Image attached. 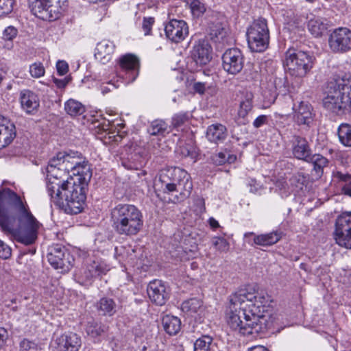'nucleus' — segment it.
Listing matches in <instances>:
<instances>
[{
    "label": "nucleus",
    "mask_w": 351,
    "mask_h": 351,
    "mask_svg": "<svg viewBox=\"0 0 351 351\" xmlns=\"http://www.w3.org/2000/svg\"><path fill=\"white\" fill-rule=\"evenodd\" d=\"M15 0H0V17L8 16L13 11Z\"/></svg>",
    "instance_id": "nucleus-45"
},
{
    "label": "nucleus",
    "mask_w": 351,
    "mask_h": 351,
    "mask_svg": "<svg viewBox=\"0 0 351 351\" xmlns=\"http://www.w3.org/2000/svg\"><path fill=\"white\" fill-rule=\"evenodd\" d=\"M252 108V95L247 94L245 100L242 101L240 104V108L239 110V115L241 117H245Z\"/></svg>",
    "instance_id": "nucleus-46"
},
{
    "label": "nucleus",
    "mask_w": 351,
    "mask_h": 351,
    "mask_svg": "<svg viewBox=\"0 0 351 351\" xmlns=\"http://www.w3.org/2000/svg\"><path fill=\"white\" fill-rule=\"evenodd\" d=\"M115 46L109 40H103L97 43L95 57L101 64L108 63L112 58Z\"/></svg>",
    "instance_id": "nucleus-24"
},
{
    "label": "nucleus",
    "mask_w": 351,
    "mask_h": 351,
    "mask_svg": "<svg viewBox=\"0 0 351 351\" xmlns=\"http://www.w3.org/2000/svg\"><path fill=\"white\" fill-rule=\"evenodd\" d=\"M47 171V191L50 197L51 202L66 213L69 210L66 207V196L62 185L65 183L64 178L66 176L67 171L60 166L58 159L55 157L51 158L46 169Z\"/></svg>",
    "instance_id": "nucleus-6"
},
{
    "label": "nucleus",
    "mask_w": 351,
    "mask_h": 351,
    "mask_svg": "<svg viewBox=\"0 0 351 351\" xmlns=\"http://www.w3.org/2000/svg\"><path fill=\"white\" fill-rule=\"evenodd\" d=\"M40 226L25 201L8 188L0 189V229L25 245L34 243Z\"/></svg>",
    "instance_id": "nucleus-2"
},
{
    "label": "nucleus",
    "mask_w": 351,
    "mask_h": 351,
    "mask_svg": "<svg viewBox=\"0 0 351 351\" xmlns=\"http://www.w3.org/2000/svg\"><path fill=\"white\" fill-rule=\"evenodd\" d=\"M191 176L184 169L176 167H169L160 171L159 181L162 189H173Z\"/></svg>",
    "instance_id": "nucleus-13"
},
{
    "label": "nucleus",
    "mask_w": 351,
    "mask_h": 351,
    "mask_svg": "<svg viewBox=\"0 0 351 351\" xmlns=\"http://www.w3.org/2000/svg\"><path fill=\"white\" fill-rule=\"evenodd\" d=\"M181 154L185 157H190L192 159L196 160L199 156V149L191 142L186 143L181 148Z\"/></svg>",
    "instance_id": "nucleus-44"
},
{
    "label": "nucleus",
    "mask_w": 351,
    "mask_h": 351,
    "mask_svg": "<svg viewBox=\"0 0 351 351\" xmlns=\"http://www.w3.org/2000/svg\"><path fill=\"white\" fill-rule=\"evenodd\" d=\"M170 131V126L162 119L154 120L147 128L148 133L152 136H165Z\"/></svg>",
    "instance_id": "nucleus-34"
},
{
    "label": "nucleus",
    "mask_w": 351,
    "mask_h": 351,
    "mask_svg": "<svg viewBox=\"0 0 351 351\" xmlns=\"http://www.w3.org/2000/svg\"><path fill=\"white\" fill-rule=\"evenodd\" d=\"M55 158L58 159L60 166H62V167L64 168L68 173H72L74 169L80 162L78 161V158L75 156H71L70 154L64 152L58 153Z\"/></svg>",
    "instance_id": "nucleus-33"
},
{
    "label": "nucleus",
    "mask_w": 351,
    "mask_h": 351,
    "mask_svg": "<svg viewBox=\"0 0 351 351\" xmlns=\"http://www.w3.org/2000/svg\"><path fill=\"white\" fill-rule=\"evenodd\" d=\"M147 291L151 301L158 306L165 304L169 297L165 283L160 280L150 282Z\"/></svg>",
    "instance_id": "nucleus-16"
},
{
    "label": "nucleus",
    "mask_w": 351,
    "mask_h": 351,
    "mask_svg": "<svg viewBox=\"0 0 351 351\" xmlns=\"http://www.w3.org/2000/svg\"><path fill=\"white\" fill-rule=\"evenodd\" d=\"M162 325L164 330L169 335H176L181 330L182 322L179 317L171 315H166L162 319Z\"/></svg>",
    "instance_id": "nucleus-30"
},
{
    "label": "nucleus",
    "mask_w": 351,
    "mask_h": 351,
    "mask_svg": "<svg viewBox=\"0 0 351 351\" xmlns=\"http://www.w3.org/2000/svg\"><path fill=\"white\" fill-rule=\"evenodd\" d=\"M106 328H107L105 325L92 319L88 322L86 327V332L87 335L91 337H97L104 333Z\"/></svg>",
    "instance_id": "nucleus-40"
},
{
    "label": "nucleus",
    "mask_w": 351,
    "mask_h": 351,
    "mask_svg": "<svg viewBox=\"0 0 351 351\" xmlns=\"http://www.w3.org/2000/svg\"><path fill=\"white\" fill-rule=\"evenodd\" d=\"M335 176L341 185V193L351 197V174L337 171Z\"/></svg>",
    "instance_id": "nucleus-36"
},
{
    "label": "nucleus",
    "mask_w": 351,
    "mask_h": 351,
    "mask_svg": "<svg viewBox=\"0 0 351 351\" xmlns=\"http://www.w3.org/2000/svg\"><path fill=\"white\" fill-rule=\"evenodd\" d=\"M74 177L67 178L62 185L66 196V207L69 214L81 213L86 199L88 183L92 177V171L87 162H80L71 173Z\"/></svg>",
    "instance_id": "nucleus-3"
},
{
    "label": "nucleus",
    "mask_w": 351,
    "mask_h": 351,
    "mask_svg": "<svg viewBox=\"0 0 351 351\" xmlns=\"http://www.w3.org/2000/svg\"><path fill=\"white\" fill-rule=\"evenodd\" d=\"M20 351H38V346L34 341L24 338L19 343Z\"/></svg>",
    "instance_id": "nucleus-48"
},
{
    "label": "nucleus",
    "mask_w": 351,
    "mask_h": 351,
    "mask_svg": "<svg viewBox=\"0 0 351 351\" xmlns=\"http://www.w3.org/2000/svg\"><path fill=\"white\" fill-rule=\"evenodd\" d=\"M47 257L49 264L55 269H69V254L62 245L56 244L51 246Z\"/></svg>",
    "instance_id": "nucleus-14"
},
{
    "label": "nucleus",
    "mask_w": 351,
    "mask_h": 351,
    "mask_svg": "<svg viewBox=\"0 0 351 351\" xmlns=\"http://www.w3.org/2000/svg\"><path fill=\"white\" fill-rule=\"evenodd\" d=\"M18 34V30L16 27L14 26H8L7 27L3 32V36L2 38L5 40H9L11 41L14 38L16 37Z\"/></svg>",
    "instance_id": "nucleus-52"
},
{
    "label": "nucleus",
    "mask_w": 351,
    "mask_h": 351,
    "mask_svg": "<svg viewBox=\"0 0 351 351\" xmlns=\"http://www.w3.org/2000/svg\"><path fill=\"white\" fill-rule=\"evenodd\" d=\"M202 301L199 299L191 298L182 302L181 310L188 315L193 316L202 308Z\"/></svg>",
    "instance_id": "nucleus-37"
},
{
    "label": "nucleus",
    "mask_w": 351,
    "mask_h": 351,
    "mask_svg": "<svg viewBox=\"0 0 351 351\" xmlns=\"http://www.w3.org/2000/svg\"><path fill=\"white\" fill-rule=\"evenodd\" d=\"M324 107L341 116L351 112V75H344L328 82Z\"/></svg>",
    "instance_id": "nucleus-4"
},
{
    "label": "nucleus",
    "mask_w": 351,
    "mask_h": 351,
    "mask_svg": "<svg viewBox=\"0 0 351 351\" xmlns=\"http://www.w3.org/2000/svg\"><path fill=\"white\" fill-rule=\"evenodd\" d=\"M21 104L23 109L28 114H34L38 111L40 101L38 97L32 91L23 90L20 95Z\"/></svg>",
    "instance_id": "nucleus-25"
},
{
    "label": "nucleus",
    "mask_w": 351,
    "mask_h": 351,
    "mask_svg": "<svg viewBox=\"0 0 351 351\" xmlns=\"http://www.w3.org/2000/svg\"><path fill=\"white\" fill-rule=\"evenodd\" d=\"M305 178L300 174H294L289 179V183L291 186L294 189H302Z\"/></svg>",
    "instance_id": "nucleus-51"
},
{
    "label": "nucleus",
    "mask_w": 351,
    "mask_h": 351,
    "mask_svg": "<svg viewBox=\"0 0 351 351\" xmlns=\"http://www.w3.org/2000/svg\"><path fill=\"white\" fill-rule=\"evenodd\" d=\"M66 113L72 117L82 114L85 112L84 106L77 100L70 99L64 104Z\"/></svg>",
    "instance_id": "nucleus-39"
},
{
    "label": "nucleus",
    "mask_w": 351,
    "mask_h": 351,
    "mask_svg": "<svg viewBox=\"0 0 351 351\" xmlns=\"http://www.w3.org/2000/svg\"><path fill=\"white\" fill-rule=\"evenodd\" d=\"M192 189L193 183L190 176L179 184H176L173 189H164V193L173 195V202H182L190 196Z\"/></svg>",
    "instance_id": "nucleus-22"
},
{
    "label": "nucleus",
    "mask_w": 351,
    "mask_h": 351,
    "mask_svg": "<svg viewBox=\"0 0 351 351\" xmlns=\"http://www.w3.org/2000/svg\"><path fill=\"white\" fill-rule=\"evenodd\" d=\"M227 129L222 124H212L206 130V138L210 142L218 143L223 142L227 137Z\"/></svg>",
    "instance_id": "nucleus-27"
},
{
    "label": "nucleus",
    "mask_w": 351,
    "mask_h": 351,
    "mask_svg": "<svg viewBox=\"0 0 351 351\" xmlns=\"http://www.w3.org/2000/svg\"><path fill=\"white\" fill-rule=\"evenodd\" d=\"M209 224L210 227L213 229H216L219 227V222L215 219L213 217L209 219Z\"/></svg>",
    "instance_id": "nucleus-62"
},
{
    "label": "nucleus",
    "mask_w": 351,
    "mask_h": 351,
    "mask_svg": "<svg viewBox=\"0 0 351 351\" xmlns=\"http://www.w3.org/2000/svg\"><path fill=\"white\" fill-rule=\"evenodd\" d=\"M189 120V114L187 112H179L175 114L171 119V125L176 128L182 125Z\"/></svg>",
    "instance_id": "nucleus-47"
},
{
    "label": "nucleus",
    "mask_w": 351,
    "mask_h": 351,
    "mask_svg": "<svg viewBox=\"0 0 351 351\" xmlns=\"http://www.w3.org/2000/svg\"><path fill=\"white\" fill-rule=\"evenodd\" d=\"M249 351H269L267 348L263 346H256L251 348Z\"/></svg>",
    "instance_id": "nucleus-63"
},
{
    "label": "nucleus",
    "mask_w": 351,
    "mask_h": 351,
    "mask_svg": "<svg viewBox=\"0 0 351 351\" xmlns=\"http://www.w3.org/2000/svg\"><path fill=\"white\" fill-rule=\"evenodd\" d=\"M249 48L253 52H263L269 45V32L267 21L259 18L247 28L246 33Z\"/></svg>",
    "instance_id": "nucleus-8"
},
{
    "label": "nucleus",
    "mask_w": 351,
    "mask_h": 351,
    "mask_svg": "<svg viewBox=\"0 0 351 351\" xmlns=\"http://www.w3.org/2000/svg\"><path fill=\"white\" fill-rule=\"evenodd\" d=\"M262 95L265 102L268 104H274L276 101L278 93L276 87L273 82L268 83L265 88H263Z\"/></svg>",
    "instance_id": "nucleus-43"
},
{
    "label": "nucleus",
    "mask_w": 351,
    "mask_h": 351,
    "mask_svg": "<svg viewBox=\"0 0 351 351\" xmlns=\"http://www.w3.org/2000/svg\"><path fill=\"white\" fill-rule=\"evenodd\" d=\"M119 87V84H116L111 83L110 82H108L106 84H103L101 86V93L103 95L107 94L110 92L112 89L117 88Z\"/></svg>",
    "instance_id": "nucleus-58"
},
{
    "label": "nucleus",
    "mask_w": 351,
    "mask_h": 351,
    "mask_svg": "<svg viewBox=\"0 0 351 351\" xmlns=\"http://www.w3.org/2000/svg\"><path fill=\"white\" fill-rule=\"evenodd\" d=\"M155 23L154 17H144L143 19L142 28L145 32V35H150L152 33V26Z\"/></svg>",
    "instance_id": "nucleus-54"
},
{
    "label": "nucleus",
    "mask_w": 351,
    "mask_h": 351,
    "mask_svg": "<svg viewBox=\"0 0 351 351\" xmlns=\"http://www.w3.org/2000/svg\"><path fill=\"white\" fill-rule=\"evenodd\" d=\"M167 38L171 41L178 43L182 41L189 34L187 23L183 20H170L165 27Z\"/></svg>",
    "instance_id": "nucleus-15"
},
{
    "label": "nucleus",
    "mask_w": 351,
    "mask_h": 351,
    "mask_svg": "<svg viewBox=\"0 0 351 351\" xmlns=\"http://www.w3.org/2000/svg\"><path fill=\"white\" fill-rule=\"evenodd\" d=\"M16 136L15 125L0 115V149L8 146Z\"/></svg>",
    "instance_id": "nucleus-23"
},
{
    "label": "nucleus",
    "mask_w": 351,
    "mask_h": 351,
    "mask_svg": "<svg viewBox=\"0 0 351 351\" xmlns=\"http://www.w3.org/2000/svg\"><path fill=\"white\" fill-rule=\"evenodd\" d=\"M339 141L346 147H351V125L348 123H341L338 128Z\"/></svg>",
    "instance_id": "nucleus-41"
},
{
    "label": "nucleus",
    "mask_w": 351,
    "mask_h": 351,
    "mask_svg": "<svg viewBox=\"0 0 351 351\" xmlns=\"http://www.w3.org/2000/svg\"><path fill=\"white\" fill-rule=\"evenodd\" d=\"M210 159L212 162L216 165H222L225 164L228 160L227 158L226 152H219L217 154H214L210 156Z\"/></svg>",
    "instance_id": "nucleus-53"
},
{
    "label": "nucleus",
    "mask_w": 351,
    "mask_h": 351,
    "mask_svg": "<svg viewBox=\"0 0 351 351\" xmlns=\"http://www.w3.org/2000/svg\"><path fill=\"white\" fill-rule=\"evenodd\" d=\"M185 2L195 18H199L206 12L205 5L199 0H185Z\"/></svg>",
    "instance_id": "nucleus-42"
},
{
    "label": "nucleus",
    "mask_w": 351,
    "mask_h": 351,
    "mask_svg": "<svg viewBox=\"0 0 351 351\" xmlns=\"http://www.w3.org/2000/svg\"><path fill=\"white\" fill-rule=\"evenodd\" d=\"M60 351H78L82 346L81 337L74 332L64 333L56 339Z\"/></svg>",
    "instance_id": "nucleus-21"
},
{
    "label": "nucleus",
    "mask_w": 351,
    "mask_h": 351,
    "mask_svg": "<svg viewBox=\"0 0 351 351\" xmlns=\"http://www.w3.org/2000/svg\"><path fill=\"white\" fill-rule=\"evenodd\" d=\"M291 153L295 158L304 162H308L313 155L309 143L300 136H293Z\"/></svg>",
    "instance_id": "nucleus-18"
},
{
    "label": "nucleus",
    "mask_w": 351,
    "mask_h": 351,
    "mask_svg": "<svg viewBox=\"0 0 351 351\" xmlns=\"http://www.w3.org/2000/svg\"><path fill=\"white\" fill-rule=\"evenodd\" d=\"M12 254L11 248L3 241L0 240V258L7 259Z\"/></svg>",
    "instance_id": "nucleus-55"
},
{
    "label": "nucleus",
    "mask_w": 351,
    "mask_h": 351,
    "mask_svg": "<svg viewBox=\"0 0 351 351\" xmlns=\"http://www.w3.org/2000/svg\"><path fill=\"white\" fill-rule=\"evenodd\" d=\"M307 162L313 165L312 173L316 178H321L324 174V169L328 166L329 160L319 154H315L310 157Z\"/></svg>",
    "instance_id": "nucleus-31"
},
{
    "label": "nucleus",
    "mask_w": 351,
    "mask_h": 351,
    "mask_svg": "<svg viewBox=\"0 0 351 351\" xmlns=\"http://www.w3.org/2000/svg\"><path fill=\"white\" fill-rule=\"evenodd\" d=\"M307 27L313 36L318 38L326 33L328 29V23L324 19L313 18L308 21Z\"/></svg>",
    "instance_id": "nucleus-32"
},
{
    "label": "nucleus",
    "mask_w": 351,
    "mask_h": 351,
    "mask_svg": "<svg viewBox=\"0 0 351 351\" xmlns=\"http://www.w3.org/2000/svg\"><path fill=\"white\" fill-rule=\"evenodd\" d=\"M109 270L108 265L104 262L93 261L87 265L84 271V277L88 280L101 276Z\"/></svg>",
    "instance_id": "nucleus-29"
},
{
    "label": "nucleus",
    "mask_w": 351,
    "mask_h": 351,
    "mask_svg": "<svg viewBox=\"0 0 351 351\" xmlns=\"http://www.w3.org/2000/svg\"><path fill=\"white\" fill-rule=\"evenodd\" d=\"M229 301L228 324L240 335L250 336L265 333L272 327L271 318L263 314L271 301L267 293H255L242 289L232 293Z\"/></svg>",
    "instance_id": "nucleus-1"
},
{
    "label": "nucleus",
    "mask_w": 351,
    "mask_h": 351,
    "mask_svg": "<svg viewBox=\"0 0 351 351\" xmlns=\"http://www.w3.org/2000/svg\"><path fill=\"white\" fill-rule=\"evenodd\" d=\"M213 245L221 252H227L229 249V243L223 237L213 238Z\"/></svg>",
    "instance_id": "nucleus-50"
},
{
    "label": "nucleus",
    "mask_w": 351,
    "mask_h": 351,
    "mask_svg": "<svg viewBox=\"0 0 351 351\" xmlns=\"http://www.w3.org/2000/svg\"><path fill=\"white\" fill-rule=\"evenodd\" d=\"M208 31L211 40L219 42L226 36V30L221 21L211 22L209 21Z\"/></svg>",
    "instance_id": "nucleus-35"
},
{
    "label": "nucleus",
    "mask_w": 351,
    "mask_h": 351,
    "mask_svg": "<svg viewBox=\"0 0 351 351\" xmlns=\"http://www.w3.org/2000/svg\"><path fill=\"white\" fill-rule=\"evenodd\" d=\"M254 235V243L261 246H270L278 242L282 237V232L280 231H273L267 234L255 235L254 232H246L244 234L245 238Z\"/></svg>",
    "instance_id": "nucleus-26"
},
{
    "label": "nucleus",
    "mask_w": 351,
    "mask_h": 351,
    "mask_svg": "<svg viewBox=\"0 0 351 351\" xmlns=\"http://www.w3.org/2000/svg\"><path fill=\"white\" fill-rule=\"evenodd\" d=\"M45 72V68L40 62H34L29 66L30 75L34 78H38L43 76Z\"/></svg>",
    "instance_id": "nucleus-49"
},
{
    "label": "nucleus",
    "mask_w": 351,
    "mask_h": 351,
    "mask_svg": "<svg viewBox=\"0 0 351 351\" xmlns=\"http://www.w3.org/2000/svg\"><path fill=\"white\" fill-rule=\"evenodd\" d=\"M284 66L290 75L302 77L313 67V56L306 51L289 49L285 53Z\"/></svg>",
    "instance_id": "nucleus-7"
},
{
    "label": "nucleus",
    "mask_w": 351,
    "mask_h": 351,
    "mask_svg": "<svg viewBox=\"0 0 351 351\" xmlns=\"http://www.w3.org/2000/svg\"><path fill=\"white\" fill-rule=\"evenodd\" d=\"M328 47L335 53H345L351 50V30L338 27L330 32L328 38Z\"/></svg>",
    "instance_id": "nucleus-10"
},
{
    "label": "nucleus",
    "mask_w": 351,
    "mask_h": 351,
    "mask_svg": "<svg viewBox=\"0 0 351 351\" xmlns=\"http://www.w3.org/2000/svg\"><path fill=\"white\" fill-rule=\"evenodd\" d=\"M268 123V116L260 115L253 122V126L255 128H258Z\"/></svg>",
    "instance_id": "nucleus-57"
},
{
    "label": "nucleus",
    "mask_w": 351,
    "mask_h": 351,
    "mask_svg": "<svg viewBox=\"0 0 351 351\" xmlns=\"http://www.w3.org/2000/svg\"><path fill=\"white\" fill-rule=\"evenodd\" d=\"M212 48L206 40H199L191 51V58L199 66L207 64L212 59Z\"/></svg>",
    "instance_id": "nucleus-19"
},
{
    "label": "nucleus",
    "mask_w": 351,
    "mask_h": 351,
    "mask_svg": "<svg viewBox=\"0 0 351 351\" xmlns=\"http://www.w3.org/2000/svg\"><path fill=\"white\" fill-rule=\"evenodd\" d=\"M122 71L128 75V82H133L138 74L139 59L134 54L128 53L121 56L119 61Z\"/></svg>",
    "instance_id": "nucleus-20"
},
{
    "label": "nucleus",
    "mask_w": 351,
    "mask_h": 351,
    "mask_svg": "<svg viewBox=\"0 0 351 351\" xmlns=\"http://www.w3.org/2000/svg\"><path fill=\"white\" fill-rule=\"evenodd\" d=\"M213 348V339L209 335H202L193 344V351H214Z\"/></svg>",
    "instance_id": "nucleus-38"
},
{
    "label": "nucleus",
    "mask_w": 351,
    "mask_h": 351,
    "mask_svg": "<svg viewBox=\"0 0 351 351\" xmlns=\"http://www.w3.org/2000/svg\"><path fill=\"white\" fill-rule=\"evenodd\" d=\"M228 155V156H227V158L228 160L226 162H228L230 163V162H232L236 159L235 156H230L229 154Z\"/></svg>",
    "instance_id": "nucleus-64"
},
{
    "label": "nucleus",
    "mask_w": 351,
    "mask_h": 351,
    "mask_svg": "<svg viewBox=\"0 0 351 351\" xmlns=\"http://www.w3.org/2000/svg\"><path fill=\"white\" fill-rule=\"evenodd\" d=\"M8 338V332L4 328H0V349L5 345Z\"/></svg>",
    "instance_id": "nucleus-59"
},
{
    "label": "nucleus",
    "mask_w": 351,
    "mask_h": 351,
    "mask_svg": "<svg viewBox=\"0 0 351 351\" xmlns=\"http://www.w3.org/2000/svg\"><path fill=\"white\" fill-rule=\"evenodd\" d=\"M334 236L339 245L351 249V212L343 213L337 217Z\"/></svg>",
    "instance_id": "nucleus-11"
},
{
    "label": "nucleus",
    "mask_w": 351,
    "mask_h": 351,
    "mask_svg": "<svg viewBox=\"0 0 351 351\" xmlns=\"http://www.w3.org/2000/svg\"><path fill=\"white\" fill-rule=\"evenodd\" d=\"M110 221L114 232L120 236H136L143 227L141 211L129 204H119L112 208Z\"/></svg>",
    "instance_id": "nucleus-5"
},
{
    "label": "nucleus",
    "mask_w": 351,
    "mask_h": 351,
    "mask_svg": "<svg viewBox=\"0 0 351 351\" xmlns=\"http://www.w3.org/2000/svg\"><path fill=\"white\" fill-rule=\"evenodd\" d=\"M244 55L236 47L226 50L222 56L223 69L229 74L236 75L240 73L244 66Z\"/></svg>",
    "instance_id": "nucleus-12"
},
{
    "label": "nucleus",
    "mask_w": 351,
    "mask_h": 351,
    "mask_svg": "<svg viewBox=\"0 0 351 351\" xmlns=\"http://www.w3.org/2000/svg\"><path fill=\"white\" fill-rule=\"evenodd\" d=\"M56 69L60 75H64L68 72L69 65L64 60H58L56 64Z\"/></svg>",
    "instance_id": "nucleus-56"
},
{
    "label": "nucleus",
    "mask_w": 351,
    "mask_h": 351,
    "mask_svg": "<svg viewBox=\"0 0 351 351\" xmlns=\"http://www.w3.org/2000/svg\"><path fill=\"white\" fill-rule=\"evenodd\" d=\"M53 81L59 88H64L68 84V80H66V79L59 80L53 77Z\"/></svg>",
    "instance_id": "nucleus-61"
},
{
    "label": "nucleus",
    "mask_w": 351,
    "mask_h": 351,
    "mask_svg": "<svg viewBox=\"0 0 351 351\" xmlns=\"http://www.w3.org/2000/svg\"><path fill=\"white\" fill-rule=\"evenodd\" d=\"M29 7L36 17L53 21L59 19L66 8L67 0H34Z\"/></svg>",
    "instance_id": "nucleus-9"
},
{
    "label": "nucleus",
    "mask_w": 351,
    "mask_h": 351,
    "mask_svg": "<svg viewBox=\"0 0 351 351\" xmlns=\"http://www.w3.org/2000/svg\"><path fill=\"white\" fill-rule=\"evenodd\" d=\"M117 304L113 299L108 297L100 298L95 304V308L99 315L111 317L117 312Z\"/></svg>",
    "instance_id": "nucleus-28"
},
{
    "label": "nucleus",
    "mask_w": 351,
    "mask_h": 351,
    "mask_svg": "<svg viewBox=\"0 0 351 351\" xmlns=\"http://www.w3.org/2000/svg\"><path fill=\"white\" fill-rule=\"evenodd\" d=\"M293 109L294 111L293 119L298 125L311 126L314 121L315 114L313 112L312 106L309 104L301 101L298 106L294 104Z\"/></svg>",
    "instance_id": "nucleus-17"
},
{
    "label": "nucleus",
    "mask_w": 351,
    "mask_h": 351,
    "mask_svg": "<svg viewBox=\"0 0 351 351\" xmlns=\"http://www.w3.org/2000/svg\"><path fill=\"white\" fill-rule=\"evenodd\" d=\"M193 88L195 92L203 94L206 89V84L202 82H195L193 85Z\"/></svg>",
    "instance_id": "nucleus-60"
}]
</instances>
